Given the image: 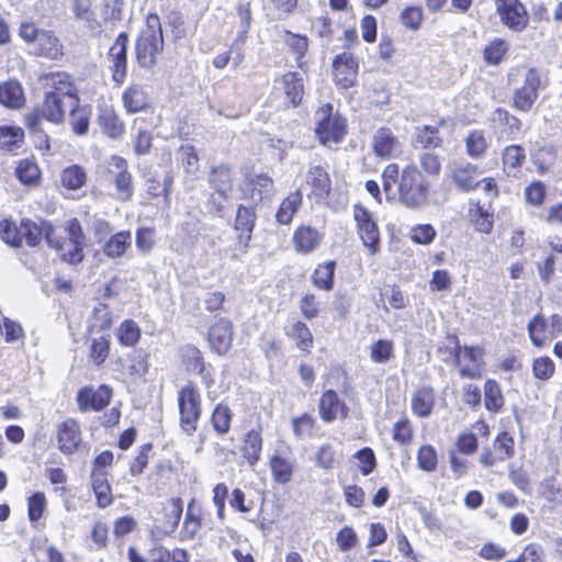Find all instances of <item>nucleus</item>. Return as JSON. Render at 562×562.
I'll use <instances>...</instances> for the list:
<instances>
[{"instance_id": "4d7b16f0", "label": "nucleus", "mask_w": 562, "mask_h": 562, "mask_svg": "<svg viewBox=\"0 0 562 562\" xmlns=\"http://www.w3.org/2000/svg\"><path fill=\"white\" fill-rule=\"evenodd\" d=\"M16 175L25 184L35 183L40 178V169L32 160L24 159L16 167Z\"/></svg>"}, {"instance_id": "bb28decb", "label": "nucleus", "mask_w": 562, "mask_h": 562, "mask_svg": "<svg viewBox=\"0 0 562 562\" xmlns=\"http://www.w3.org/2000/svg\"><path fill=\"white\" fill-rule=\"evenodd\" d=\"M246 190L252 201L269 199L274 192L273 180L267 175H256L248 179Z\"/></svg>"}, {"instance_id": "f704fd0d", "label": "nucleus", "mask_w": 562, "mask_h": 562, "mask_svg": "<svg viewBox=\"0 0 562 562\" xmlns=\"http://www.w3.org/2000/svg\"><path fill=\"white\" fill-rule=\"evenodd\" d=\"M526 159V150L519 145H509L502 153L503 170L516 176Z\"/></svg>"}, {"instance_id": "680f3d73", "label": "nucleus", "mask_w": 562, "mask_h": 562, "mask_svg": "<svg viewBox=\"0 0 562 562\" xmlns=\"http://www.w3.org/2000/svg\"><path fill=\"white\" fill-rule=\"evenodd\" d=\"M113 318L109 307L104 304H98L93 308L91 327L99 328L100 330L109 329L112 325Z\"/></svg>"}, {"instance_id": "49530a36", "label": "nucleus", "mask_w": 562, "mask_h": 562, "mask_svg": "<svg viewBox=\"0 0 562 562\" xmlns=\"http://www.w3.org/2000/svg\"><path fill=\"white\" fill-rule=\"evenodd\" d=\"M485 407L490 412H498L504 405V397L498 383L487 380L484 385Z\"/></svg>"}, {"instance_id": "c756f323", "label": "nucleus", "mask_w": 562, "mask_h": 562, "mask_svg": "<svg viewBox=\"0 0 562 562\" xmlns=\"http://www.w3.org/2000/svg\"><path fill=\"white\" fill-rule=\"evenodd\" d=\"M528 334L532 344L541 348L553 338V330L550 329L549 323L541 315H536L528 324Z\"/></svg>"}, {"instance_id": "f3484780", "label": "nucleus", "mask_w": 562, "mask_h": 562, "mask_svg": "<svg viewBox=\"0 0 562 562\" xmlns=\"http://www.w3.org/2000/svg\"><path fill=\"white\" fill-rule=\"evenodd\" d=\"M81 442V430L75 419H67L57 427L58 449L64 454H72Z\"/></svg>"}, {"instance_id": "6e6552de", "label": "nucleus", "mask_w": 562, "mask_h": 562, "mask_svg": "<svg viewBox=\"0 0 562 562\" xmlns=\"http://www.w3.org/2000/svg\"><path fill=\"white\" fill-rule=\"evenodd\" d=\"M108 177L115 186V198L124 202L130 201L134 194V186L126 160L112 156L108 162Z\"/></svg>"}, {"instance_id": "0e129e2a", "label": "nucleus", "mask_w": 562, "mask_h": 562, "mask_svg": "<svg viewBox=\"0 0 562 562\" xmlns=\"http://www.w3.org/2000/svg\"><path fill=\"white\" fill-rule=\"evenodd\" d=\"M417 461L419 469L427 472L434 471L438 462L435 449L431 446L420 447L417 454Z\"/></svg>"}, {"instance_id": "4468645a", "label": "nucleus", "mask_w": 562, "mask_h": 562, "mask_svg": "<svg viewBox=\"0 0 562 562\" xmlns=\"http://www.w3.org/2000/svg\"><path fill=\"white\" fill-rule=\"evenodd\" d=\"M449 176L456 188L462 192L472 191L480 186V181L477 180L480 176L479 169L470 162L450 165Z\"/></svg>"}, {"instance_id": "58836bf2", "label": "nucleus", "mask_w": 562, "mask_h": 562, "mask_svg": "<svg viewBox=\"0 0 562 562\" xmlns=\"http://www.w3.org/2000/svg\"><path fill=\"white\" fill-rule=\"evenodd\" d=\"M90 115L91 111L86 105H79L77 102L71 106L69 123L75 134L85 135L88 133Z\"/></svg>"}, {"instance_id": "b1692460", "label": "nucleus", "mask_w": 562, "mask_h": 562, "mask_svg": "<svg viewBox=\"0 0 562 562\" xmlns=\"http://www.w3.org/2000/svg\"><path fill=\"white\" fill-rule=\"evenodd\" d=\"M435 403L436 394L430 386H422L412 394V411L418 417H428L432 413Z\"/></svg>"}, {"instance_id": "473e14b6", "label": "nucleus", "mask_w": 562, "mask_h": 562, "mask_svg": "<svg viewBox=\"0 0 562 562\" xmlns=\"http://www.w3.org/2000/svg\"><path fill=\"white\" fill-rule=\"evenodd\" d=\"M465 151L472 159L482 158L490 146V140L483 130H472L464 138Z\"/></svg>"}, {"instance_id": "a211bd4d", "label": "nucleus", "mask_w": 562, "mask_h": 562, "mask_svg": "<svg viewBox=\"0 0 562 562\" xmlns=\"http://www.w3.org/2000/svg\"><path fill=\"white\" fill-rule=\"evenodd\" d=\"M111 395V389L105 385H101L97 390L85 387L78 392V407L81 412L100 411L109 404Z\"/></svg>"}, {"instance_id": "39448f33", "label": "nucleus", "mask_w": 562, "mask_h": 562, "mask_svg": "<svg viewBox=\"0 0 562 562\" xmlns=\"http://www.w3.org/2000/svg\"><path fill=\"white\" fill-rule=\"evenodd\" d=\"M317 127L316 135L319 142L330 147L338 144L346 134V120L338 113L334 112L331 104H325L316 112Z\"/></svg>"}, {"instance_id": "c85d7f7f", "label": "nucleus", "mask_w": 562, "mask_h": 562, "mask_svg": "<svg viewBox=\"0 0 562 562\" xmlns=\"http://www.w3.org/2000/svg\"><path fill=\"white\" fill-rule=\"evenodd\" d=\"M202 527L201 510L195 506V501L192 499L187 508L186 517L179 532L180 540H192Z\"/></svg>"}, {"instance_id": "5701e85b", "label": "nucleus", "mask_w": 562, "mask_h": 562, "mask_svg": "<svg viewBox=\"0 0 562 562\" xmlns=\"http://www.w3.org/2000/svg\"><path fill=\"white\" fill-rule=\"evenodd\" d=\"M305 182L311 188V194L317 199L327 198L331 190L329 175L321 166H311L308 168Z\"/></svg>"}, {"instance_id": "7ed1b4c3", "label": "nucleus", "mask_w": 562, "mask_h": 562, "mask_svg": "<svg viewBox=\"0 0 562 562\" xmlns=\"http://www.w3.org/2000/svg\"><path fill=\"white\" fill-rule=\"evenodd\" d=\"M64 232L65 237H63V241H60L57 238L56 232L52 225H47L45 227V237L47 243L49 246L56 248L59 251L60 258L64 261H67L71 265L81 262L83 259L86 238L80 223L76 218L70 220L67 223Z\"/></svg>"}, {"instance_id": "423d86ee", "label": "nucleus", "mask_w": 562, "mask_h": 562, "mask_svg": "<svg viewBox=\"0 0 562 562\" xmlns=\"http://www.w3.org/2000/svg\"><path fill=\"white\" fill-rule=\"evenodd\" d=\"M178 406L180 427L183 432L191 436L196 430L202 413L200 393L192 384H187L179 391Z\"/></svg>"}, {"instance_id": "ddd939ff", "label": "nucleus", "mask_w": 562, "mask_h": 562, "mask_svg": "<svg viewBox=\"0 0 562 562\" xmlns=\"http://www.w3.org/2000/svg\"><path fill=\"white\" fill-rule=\"evenodd\" d=\"M496 10L502 22L515 32H520L528 22L527 11L518 0H496Z\"/></svg>"}, {"instance_id": "6e6d98bb", "label": "nucleus", "mask_w": 562, "mask_h": 562, "mask_svg": "<svg viewBox=\"0 0 562 562\" xmlns=\"http://www.w3.org/2000/svg\"><path fill=\"white\" fill-rule=\"evenodd\" d=\"M555 371V366L549 357H538L532 361V374L541 381L549 380Z\"/></svg>"}, {"instance_id": "3c124183", "label": "nucleus", "mask_w": 562, "mask_h": 562, "mask_svg": "<svg viewBox=\"0 0 562 562\" xmlns=\"http://www.w3.org/2000/svg\"><path fill=\"white\" fill-rule=\"evenodd\" d=\"M394 356L393 342L387 339H379L370 347V359L374 363H385Z\"/></svg>"}, {"instance_id": "e2e57ef3", "label": "nucleus", "mask_w": 562, "mask_h": 562, "mask_svg": "<svg viewBox=\"0 0 562 562\" xmlns=\"http://www.w3.org/2000/svg\"><path fill=\"white\" fill-rule=\"evenodd\" d=\"M436 236L435 228L429 224H419L411 228L409 238L415 244L428 245Z\"/></svg>"}, {"instance_id": "2eb2a0df", "label": "nucleus", "mask_w": 562, "mask_h": 562, "mask_svg": "<svg viewBox=\"0 0 562 562\" xmlns=\"http://www.w3.org/2000/svg\"><path fill=\"white\" fill-rule=\"evenodd\" d=\"M255 222L256 213L254 207L239 205L236 212L234 229L236 232L237 241L241 246L244 252H246L249 247Z\"/></svg>"}, {"instance_id": "338daca9", "label": "nucleus", "mask_w": 562, "mask_h": 562, "mask_svg": "<svg viewBox=\"0 0 562 562\" xmlns=\"http://www.w3.org/2000/svg\"><path fill=\"white\" fill-rule=\"evenodd\" d=\"M183 357L188 361V368L199 373L205 371V363L201 351L194 346H188L183 350Z\"/></svg>"}, {"instance_id": "412c9836", "label": "nucleus", "mask_w": 562, "mask_h": 562, "mask_svg": "<svg viewBox=\"0 0 562 562\" xmlns=\"http://www.w3.org/2000/svg\"><path fill=\"white\" fill-rule=\"evenodd\" d=\"M162 48L164 37H138L136 42V55L139 65L146 68L154 66Z\"/></svg>"}, {"instance_id": "aec40b11", "label": "nucleus", "mask_w": 562, "mask_h": 562, "mask_svg": "<svg viewBox=\"0 0 562 562\" xmlns=\"http://www.w3.org/2000/svg\"><path fill=\"white\" fill-rule=\"evenodd\" d=\"M318 412L321 418L326 423H331L338 417L346 418L348 408L338 394L333 390L325 391L318 403Z\"/></svg>"}, {"instance_id": "ea45409f", "label": "nucleus", "mask_w": 562, "mask_h": 562, "mask_svg": "<svg viewBox=\"0 0 562 562\" xmlns=\"http://www.w3.org/2000/svg\"><path fill=\"white\" fill-rule=\"evenodd\" d=\"M108 476L109 474L102 472H91V484L100 507H106L112 503Z\"/></svg>"}, {"instance_id": "8fccbe9b", "label": "nucleus", "mask_w": 562, "mask_h": 562, "mask_svg": "<svg viewBox=\"0 0 562 562\" xmlns=\"http://www.w3.org/2000/svg\"><path fill=\"white\" fill-rule=\"evenodd\" d=\"M508 43L503 38H495L485 47L483 57L486 64L497 65L508 52Z\"/></svg>"}, {"instance_id": "13d9d810", "label": "nucleus", "mask_w": 562, "mask_h": 562, "mask_svg": "<svg viewBox=\"0 0 562 562\" xmlns=\"http://www.w3.org/2000/svg\"><path fill=\"white\" fill-rule=\"evenodd\" d=\"M179 160L187 173H195L199 167V157L191 145H182L179 150Z\"/></svg>"}, {"instance_id": "7c9ffc66", "label": "nucleus", "mask_w": 562, "mask_h": 562, "mask_svg": "<svg viewBox=\"0 0 562 562\" xmlns=\"http://www.w3.org/2000/svg\"><path fill=\"white\" fill-rule=\"evenodd\" d=\"M122 101L128 113H136L148 105V95L142 86L131 85L124 90Z\"/></svg>"}, {"instance_id": "a18cd8bd", "label": "nucleus", "mask_w": 562, "mask_h": 562, "mask_svg": "<svg viewBox=\"0 0 562 562\" xmlns=\"http://www.w3.org/2000/svg\"><path fill=\"white\" fill-rule=\"evenodd\" d=\"M233 413L227 405L217 404L212 413V425L218 435H225L229 431Z\"/></svg>"}, {"instance_id": "603ef678", "label": "nucleus", "mask_w": 562, "mask_h": 562, "mask_svg": "<svg viewBox=\"0 0 562 562\" xmlns=\"http://www.w3.org/2000/svg\"><path fill=\"white\" fill-rule=\"evenodd\" d=\"M182 501L180 498H171L165 506L166 512V529L170 532L177 528L182 515Z\"/></svg>"}, {"instance_id": "1a4fd4ad", "label": "nucleus", "mask_w": 562, "mask_h": 562, "mask_svg": "<svg viewBox=\"0 0 562 562\" xmlns=\"http://www.w3.org/2000/svg\"><path fill=\"white\" fill-rule=\"evenodd\" d=\"M454 363L459 368L462 378L479 379L484 366L483 349L458 346L454 350Z\"/></svg>"}, {"instance_id": "72a5a7b5", "label": "nucleus", "mask_w": 562, "mask_h": 562, "mask_svg": "<svg viewBox=\"0 0 562 562\" xmlns=\"http://www.w3.org/2000/svg\"><path fill=\"white\" fill-rule=\"evenodd\" d=\"M25 102L24 93L18 81H7L0 85V103L9 109H20Z\"/></svg>"}, {"instance_id": "0eeeda50", "label": "nucleus", "mask_w": 562, "mask_h": 562, "mask_svg": "<svg viewBox=\"0 0 562 562\" xmlns=\"http://www.w3.org/2000/svg\"><path fill=\"white\" fill-rule=\"evenodd\" d=\"M273 95L284 104L296 106L304 95V78L300 72L289 71L274 79Z\"/></svg>"}, {"instance_id": "2f4dec72", "label": "nucleus", "mask_w": 562, "mask_h": 562, "mask_svg": "<svg viewBox=\"0 0 562 562\" xmlns=\"http://www.w3.org/2000/svg\"><path fill=\"white\" fill-rule=\"evenodd\" d=\"M445 124L440 120L437 125H423L415 128V142L424 148H437L442 145L439 128Z\"/></svg>"}, {"instance_id": "c9c22d12", "label": "nucleus", "mask_w": 562, "mask_h": 562, "mask_svg": "<svg viewBox=\"0 0 562 562\" xmlns=\"http://www.w3.org/2000/svg\"><path fill=\"white\" fill-rule=\"evenodd\" d=\"M262 450V437L259 430H249L243 441V456L250 467H254L260 459Z\"/></svg>"}, {"instance_id": "cd10ccee", "label": "nucleus", "mask_w": 562, "mask_h": 562, "mask_svg": "<svg viewBox=\"0 0 562 562\" xmlns=\"http://www.w3.org/2000/svg\"><path fill=\"white\" fill-rule=\"evenodd\" d=\"M32 53L56 59L61 56L58 37H24Z\"/></svg>"}, {"instance_id": "9d476101", "label": "nucleus", "mask_w": 562, "mask_h": 562, "mask_svg": "<svg viewBox=\"0 0 562 562\" xmlns=\"http://www.w3.org/2000/svg\"><path fill=\"white\" fill-rule=\"evenodd\" d=\"M353 218L357 223L358 234L363 246L370 255H375L380 250V233L376 223L371 214L362 206H355Z\"/></svg>"}, {"instance_id": "f8f14e48", "label": "nucleus", "mask_w": 562, "mask_h": 562, "mask_svg": "<svg viewBox=\"0 0 562 562\" xmlns=\"http://www.w3.org/2000/svg\"><path fill=\"white\" fill-rule=\"evenodd\" d=\"M333 76L339 89L352 87L357 82L358 77L357 59L348 53L336 56L333 61Z\"/></svg>"}, {"instance_id": "a878e982", "label": "nucleus", "mask_w": 562, "mask_h": 562, "mask_svg": "<svg viewBox=\"0 0 562 562\" xmlns=\"http://www.w3.org/2000/svg\"><path fill=\"white\" fill-rule=\"evenodd\" d=\"M98 121L102 131L112 138L120 137L125 131L124 123L112 106H100Z\"/></svg>"}, {"instance_id": "9b49d317", "label": "nucleus", "mask_w": 562, "mask_h": 562, "mask_svg": "<svg viewBox=\"0 0 562 562\" xmlns=\"http://www.w3.org/2000/svg\"><path fill=\"white\" fill-rule=\"evenodd\" d=\"M210 184L214 189L211 195L212 211L218 214L223 210V202L227 201L232 192V176L226 167L212 169Z\"/></svg>"}, {"instance_id": "dca6fc26", "label": "nucleus", "mask_w": 562, "mask_h": 562, "mask_svg": "<svg viewBox=\"0 0 562 562\" xmlns=\"http://www.w3.org/2000/svg\"><path fill=\"white\" fill-rule=\"evenodd\" d=\"M373 153L383 159L397 156L402 146L398 138L389 127H380L375 131L372 138Z\"/></svg>"}, {"instance_id": "f03ea898", "label": "nucleus", "mask_w": 562, "mask_h": 562, "mask_svg": "<svg viewBox=\"0 0 562 562\" xmlns=\"http://www.w3.org/2000/svg\"><path fill=\"white\" fill-rule=\"evenodd\" d=\"M46 85L48 90L45 93L40 114L45 120L59 124L65 119L66 109L79 101L77 88L71 77L65 72L49 75Z\"/></svg>"}, {"instance_id": "20e7f679", "label": "nucleus", "mask_w": 562, "mask_h": 562, "mask_svg": "<svg viewBox=\"0 0 562 562\" xmlns=\"http://www.w3.org/2000/svg\"><path fill=\"white\" fill-rule=\"evenodd\" d=\"M522 79V86L515 91L514 105L520 111H528L538 98V89L541 83L539 72L533 68L513 69L508 75L510 83H518Z\"/></svg>"}, {"instance_id": "4be33fe9", "label": "nucleus", "mask_w": 562, "mask_h": 562, "mask_svg": "<svg viewBox=\"0 0 562 562\" xmlns=\"http://www.w3.org/2000/svg\"><path fill=\"white\" fill-rule=\"evenodd\" d=\"M269 467L273 481L279 484H286L292 479L295 463L289 453L276 450L270 458Z\"/></svg>"}, {"instance_id": "de8ad7c7", "label": "nucleus", "mask_w": 562, "mask_h": 562, "mask_svg": "<svg viewBox=\"0 0 562 562\" xmlns=\"http://www.w3.org/2000/svg\"><path fill=\"white\" fill-rule=\"evenodd\" d=\"M87 181L85 169L78 165L67 167L61 172V184L69 190L80 189Z\"/></svg>"}, {"instance_id": "6ab92c4d", "label": "nucleus", "mask_w": 562, "mask_h": 562, "mask_svg": "<svg viewBox=\"0 0 562 562\" xmlns=\"http://www.w3.org/2000/svg\"><path fill=\"white\" fill-rule=\"evenodd\" d=\"M233 341V325L226 318H220L210 328L209 342L218 355H225Z\"/></svg>"}, {"instance_id": "052dcab7", "label": "nucleus", "mask_w": 562, "mask_h": 562, "mask_svg": "<svg viewBox=\"0 0 562 562\" xmlns=\"http://www.w3.org/2000/svg\"><path fill=\"white\" fill-rule=\"evenodd\" d=\"M493 448L498 460L509 458L514 452V439L508 432H502L496 437Z\"/></svg>"}, {"instance_id": "4c0bfd02", "label": "nucleus", "mask_w": 562, "mask_h": 562, "mask_svg": "<svg viewBox=\"0 0 562 562\" xmlns=\"http://www.w3.org/2000/svg\"><path fill=\"white\" fill-rule=\"evenodd\" d=\"M302 204V193L300 190H296L290 193L282 202L276 214L277 221L280 224L286 225L289 224L293 215L296 213L299 207Z\"/></svg>"}, {"instance_id": "c03bdc74", "label": "nucleus", "mask_w": 562, "mask_h": 562, "mask_svg": "<svg viewBox=\"0 0 562 562\" xmlns=\"http://www.w3.org/2000/svg\"><path fill=\"white\" fill-rule=\"evenodd\" d=\"M24 139V132L15 126H1L0 127V149L7 151H14L18 149Z\"/></svg>"}, {"instance_id": "bf43d9fd", "label": "nucleus", "mask_w": 562, "mask_h": 562, "mask_svg": "<svg viewBox=\"0 0 562 562\" xmlns=\"http://www.w3.org/2000/svg\"><path fill=\"white\" fill-rule=\"evenodd\" d=\"M29 518L32 522L40 520L45 512L47 501L43 492H36L29 497Z\"/></svg>"}, {"instance_id": "09e8293b", "label": "nucleus", "mask_w": 562, "mask_h": 562, "mask_svg": "<svg viewBox=\"0 0 562 562\" xmlns=\"http://www.w3.org/2000/svg\"><path fill=\"white\" fill-rule=\"evenodd\" d=\"M335 266V261H328L324 265H319L314 270L313 283L322 290H331L334 284Z\"/></svg>"}, {"instance_id": "393cba45", "label": "nucleus", "mask_w": 562, "mask_h": 562, "mask_svg": "<svg viewBox=\"0 0 562 562\" xmlns=\"http://www.w3.org/2000/svg\"><path fill=\"white\" fill-rule=\"evenodd\" d=\"M322 238L323 236L317 229L311 226H301L294 232L293 243L297 252L308 254L318 247Z\"/></svg>"}, {"instance_id": "69168bd1", "label": "nucleus", "mask_w": 562, "mask_h": 562, "mask_svg": "<svg viewBox=\"0 0 562 562\" xmlns=\"http://www.w3.org/2000/svg\"><path fill=\"white\" fill-rule=\"evenodd\" d=\"M546 196V186L541 181H533L525 189L526 201L535 206L543 203Z\"/></svg>"}, {"instance_id": "e433bc0d", "label": "nucleus", "mask_w": 562, "mask_h": 562, "mask_svg": "<svg viewBox=\"0 0 562 562\" xmlns=\"http://www.w3.org/2000/svg\"><path fill=\"white\" fill-rule=\"evenodd\" d=\"M132 236L130 232L123 231L112 235L103 245V252L109 258H120L130 248Z\"/></svg>"}, {"instance_id": "f257e3e1", "label": "nucleus", "mask_w": 562, "mask_h": 562, "mask_svg": "<svg viewBox=\"0 0 562 562\" xmlns=\"http://www.w3.org/2000/svg\"><path fill=\"white\" fill-rule=\"evenodd\" d=\"M382 180L386 194L392 193L394 184H397L398 199L407 207H420L428 199L429 182L413 164L407 165L401 173L396 164L387 165Z\"/></svg>"}, {"instance_id": "a19ab883", "label": "nucleus", "mask_w": 562, "mask_h": 562, "mask_svg": "<svg viewBox=\"0 0 562 562\" xmlns=\"http://www.w3.org/2000/svg\"><path fill=\"white\" fill-rule=\"evenodd\" d=\"M110 335L100 334L90 339L89 357L95 366L102 364L110 352Z\"/></svg>"}, {"instance_id": "79ce46f5", "label": "nucleus", "mask_w": 562, "mask_h": 562, "mask_svg": "<svg viewBox=\"0 0 562 562\" xmlns=\"http://www.w3.org/2000/svg\"><path fill=\"white\" fill-rule=\"evenodd\" d=\"M286 335L296 341L297 348L308 351L313 346V335L310 328L302 322L296 321L285 330Z\"/></svg>"}, {"instance_id": "37998d69", "label": "nucleus", "mask_w": 562, "mask_h": 562, "mask_svg": "<svg viewBox=\"0 0 562 562\" xmlns=\"http://www.w3.org/2000/svg\"><path fill=\"white\" fill-rule=\"evenodd\" d=\"M115 336L122 346L133 347L140 338V328L134 321L125 319L115 329Z\"/></svg>"}, {"instance_id": "864d4df0", "label": "nucleus", "mask_w": 562, "mask_h": 562, "mask_svg": "<svg viewBox=\"0 0 562 562\" xmlns=\"http://www.w3.org/2000/svg\"><path fill=\"white\" fill-rule=\"evenodd\" d=\"M418 162L424 175L437 177L441 170V161L437 154L424 151L418 156Z\"/></svg>"}, {"instance_id": "774afa93", "label": "nucleus", "mask_w": 562, "mask_h": 562, "mask_svg": "<svg viewBox=\"0 0 562 562\" xmlns=\"http://www.w3.org/2000/svg\"><path fill=\"white\" fill-rule=\"evenodd\" d=\"M336 542L338 548L346 552L356 547L358 537L351 527L346 526L338 531Z\"/></svg>"}, {"instance_id": "5fc2aeb1", "label": "nucleus", "mask_w": 562, "mask_h": 562, "mask_svg": "<svg viewBox=\"0 0 562 562\" xmlns=\"http://www.w3.org/2000/svg\"><path fill=\"white\" fill-rule=\"evenodd\" d=\"M316 464L324 469L329 470L338 460V452L330 443L322 445L316 452Z\"/></svg>"}]
</instances>
